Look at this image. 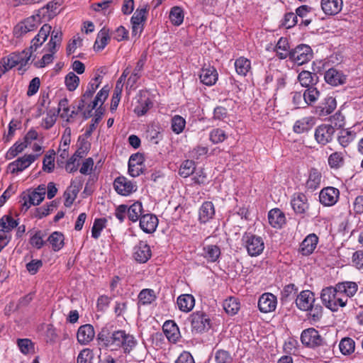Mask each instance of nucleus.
Returning <instances> with one entry per match:
<instances>
[{
    "label": "nucleus",
    "mask_w": 363,
    "mask_h": 363,
    "mask_svg": "<svg viewBox=\"0 0 363 363\" xmlns=\"http://www.w3.org/2000/svg\"><path fill=\"white\" fill-rule=\"evenodd\" d=\"M338 294L335 285L323 288L320 293L323 305L333 312L337 311L340 307H345L347 303V298L342 297Z\"/></svg>",
    "instance_id": "1"
},
{
    "label": "nucleus",
    "mask_w": 363,
    "mask_h": 363,
    "mask_svg": "<svg viewBox=\"0 0 363 363\" xmlns=\"http://www.w3.org/2000/svg\"><path fill=\"white\" fill-rule=\"evenodd\" d=\"M301 341L303 345L308 348L317 349L323 347L324 350L329 348L325 339L313 328H307L302 331Z\"/></svg>",
    "instance_id": "2"
},
{
    "label": "nucleus",
    "mask_w": 363,
    "mask_h": 363,
    "mask_svg": "<svg viewBox=\"0 0 363 363\" xmlns=\"http://www.w3.org/2000/svg\"><path fill=\"white\" fill-rule=\"evenodd\" d=\"M242 241L248 255L251 257H257L261 255L264 249V242L262 238L250 233H245L242 236Z\"/></svg>",
    "instance_id": "3"
},
{
    "label": "nucleus",
    "mask_w": 363,
    "mask_h": 363,
    "mask_svg": "<svg viewBox=\"0 0 363 363\" xmlns=\"http://www.w3.org/2000/svg\"><path fill=\"white\" fill-rule=\"evenodd\" d=\"M40 16H32L18 23L13 29L14 35L20 38L28 32L35 30L40 24Z\"/></svg>",
    "instance_id": "4"
},
{
    "label": "nucleus",
    "mask_w": 363,
    "mask_h": 363,
    "mask_svg": "<svg viewBox=\"0 0 363 363\" xmlns=\"http://www.w3.org/2000/svg\"><path fill=\"white\" fill-rule=\"evenodd\" d=\"M313 57V51L309 45L301 44L291 50L290 60L298 65L309 62Z\"/></svg>",
    "instance_id": "5"
},
{
    "label": "nucleus",
    "mask_w": 363,
    "mask_h": 363,
    "mask_svg": "<svg viewBox=\"0 0 363 363\" xmlns=\"http://www.w3.org/2000/svg\"><path fill=\"white\" fill-rule=\"evenodd\" d=\"M190 318L192 331L196 333H203L211 327V320L203 312H194L191 315Z\"/></svg>",
    "instance_id": "6"
},
{
    "label": "nucleus",
    "mask_w": 363,
    "mask_h": 363,
    "mask_svg": "<svg viewBox=\"0 0 363 363\" xmlns=\"http://www.w3.org/2000/svg\"><path fill=\"white\" fill-rule=\"evenodd\" d=\"M36 160L37 157L32 154L24 155L9 163L7 167L8 171L11 174H18L27 169Z\"/></svg>",
    "instance_id": "7"
},
{
    "label": "nucleus",
    "mask_w": 363,
    "mask_h": 363,
    "mask_svg": "<svg viewBox=\"0 0 363 363\" xmlns=\"http://www.w3.org/2000/svg\"><path fill=\"white\" fill-rule=\"evenodd\" d=\"M334 133L335 128L332 125L322 124L316 128L315 138L319 144L325 145L332 141Z\"/></svg>",
    "instance_id": "8"
},
{
    "label": "nucleus",
    "mask_w": 363,
    "mask_h": 363,
    "mask_svg": "<svg viewBox=\"0 0 363 363\" xmlns=\"http://www.w3.org/2000/svg\"><path fill=\"white\" fill-rule=\"evenodd\" d=\"M339 196L340 191L337 189L328 186L320 191L319 201L325 206H332L337 202Z\"/></svg>",
    "instance_id": "9"
},
{
    "label": "nucleus",
    "mask_w": 363,
    "mask_h": 363,
    "mask_svg": "<svg viewBox=\"0 0 363 363\" xmlns=\"http://www.w3.org/2000/svg\"><path fill=\"white\" fill-rule=\"evenodd\" d=\"M113 186L116 191L122 196H128L137 190V185L125 177H117Z\"/></svg>",
    "instance_id": "10"
},
{
    "label": "nucleus",
    "mask_w": 363,
    "mask_h": 363,
    "mask_svg": "<svg viewBox=\"0 0 363 363\" xmlns=\"http://www.w3.org/2000/svg\"><path fill=\"white\" fill-rule=\"evenodd\" d=\"M291 205L297 215H304L309 208L308 198L303 193L294 194L291 200Z\"/></svg>",
    "instance_id": "11"
},
{
    "label": "nucleus",
    "mask_w": 363,
    "mask_h": 363,
    "mask_svg": "<svg viewBox=\"0 0 363 363\" xmlns=\"http://www.w3.org/2000/svg\"><path fill=\"white\" fill-rule=\"evenodd\" d=\"M277 297L271 293H264L259 298L258 308L262 313H270L277 308Z\"/></svg>",
    "instance_id": "12"
},
{
    "label": "nucleus",
    "mask_w": 363,
    "mask_h": 363,
    "mask_svg": "<svg viewBox=\"0 0 363 363\" xmlns=\"http://www.w3.org/2000/svg\"><path fill=\"white\" fill-rule=\"evenodd\" d=\"M315 295L310 290H303L296 298V305L298 309L303 311H308L315 302Z\"/></svg>",
    "instance_id": "13"
},
{
    "label": "nucleus",
    "mask_w": 363,
    "mask_h": 363,
    "mask_svg": "<svg viewBox=\"0 0 363 363\" xmlns=\"http://www.w3.org/2000/svg\"><path fill=\"white\" fill-rule=\"evenodd\" d=\"M152 252L150 246L145 241H140L134 247L133 257L140 263H145L151 257Z\"/></svg>",
    "instance_id": "14"
},
{
    "label": "nucleus",
    "mask_w": 363,
    "mask_h": 363,
    "mask_svg": "<svg viewBox=\"0 0 363 363\" xmlns=\"http://www.w3.org/2000/svg\"><path fill=\"white\" fill-rule=\"evenodd\" d=\"M335 289H337L338 294L342 297L349 298L353 297L358 291V285L354 281H345L338 282L335 284Z\"/></svg>",
    "instance_id": "15"
},
{
    "label": "nucleus",
    "mask_w": 363,
    "mask_h": 363,
    "mask_svg": "<svg viewBox=\"0 0 363 363\" xmlns=\"http://www.w3.org/2000/svg\"><path fill=\"white\" fill-rule=\"evenodd\" d=\"M95 336V331L93 325L85 324L81 325L77 333V341L80 345H86L93 340Z\"/></svg>",
    "instance_id": "16"
},
{
    "label": "nucleus",
    "mask_w": 363,
    "mask_h": 363,
    "mask_svg": "<svg viewBox=\"0 0 363 363\" xmlns=\"http://www.w3.org/2000/svg\"><path fill=\"white\" fill-rule=\"evenodd\" d=\"M325 82L334 86L344 84L346 82L347 76L335 68H330L324 74Z\"/></svg>",
    "instance_id": "17"
},
{
    "label": "nucleus",
    "mask_w": 363,
    "mask_h": 363,
    "mask_svg": "<svg viewBox=\"0 0 363 363\" xmlns=\"http://www.w3.org/2000/svg\"><path fill=\"white\" fill-rule=\"evenodd\" d=\"M158 225V218L152 213L143 214L140 219V227L146 233H154Z\"/></svg>",
    "instance_id": "18"
},
{
    "label": "nucleus",
    "mask_w": 363,
    "mask_h": 363,
    "mask_svg": "<svg viewBox=\"0 0 363 363\" xmlns=\"http://www.w3.org/2000/svg\"><path fill=\"white\" fill-rule=\"evenodd\" d=\"M23 203L22 204V211H27L31 205L38 206L45 199L43 194L33 191L23 193L21 196Z\"/></svg>",
    "instance_id": "19"
},
{
    "label": "nucleus",
    "mask_w": 363,
    "mask_h": 363,
    "mask_svg": "<svg viewBox=\"0 0 363 363\" xmlns=\"http://www.w3.org/2000/svg\"><path fill=\"white\" fill-rule=\"evenodd\" d=\"M19 54L12 52L10 55L4 57L0 60V77L7 71L11 69L19 63Z\"/></svg>",
    "instance_id": "20"
},
{
    "label": "nucleus",
    "mask_w": 363,
    "mask_h": 363,
    "mask_svg": "<svg viewBox=\"0 0 363 363\" xmlns=\"http://www.w3.org/2000/svg\"><path fill=\"white\" fill-rule=\"evenodd\" d=\"M318 242V236L314 234H310L306 237L300 245L299 251L303 255H309L313 253Z\"/></svg>",
    "instance_id": "21"
},
{
    "label": "nucleus",
    "mask_w": 363,
    "mask_h": 363,
    "mask_svg": "<svg viewBox=\"0 0 363 363\" xmlns=\"http://www.w3.org/2000/svg\"><path fill=\"white\" fill-rule=\"evenodd\" d=\"M342 5V0H321V9L326 15L337 14L341 11Z\"/></svg>",
    "instance_id": "22"
},
{
    "label": "nucleus",
    "mask_w": 363,
    "mask_h": 363,
    "mask_svg": "<svg viewBox=\"0 0 363 363\" xmlns=\"http://www.w3.org/2000/svg\"><path fill=\"white\" fill-rule=\"evenodd\" d=\"M218 72L213 67L203 68L199 74L201 82L207 86L213 85L218 80Z\"/></svg>",
    "instance_id": "23"
},
{
    "label": "nucleus",
    "mask_w": 363,
    "mask_h": 363,
    "mask_svg": "<svg viewBox=\"0 0 363 363\" xmlns=\"http://www.w3.org/2000/svg\"><path fill=\"white\" fill-rule=\"evenodd\" d=\"M298 80L306 88L314 87L318 82V77L314 72L303 70L298 74Z\"/></svg>",
    "instance_id": "24"
},
{
    "label": "nucleus",
    "mask_w": 363,
    "mask_h": 363,
    "mask_svg": "<svg viewBox=\"0 0 363 363\" xmlns=\"http://www.w3.org/2000/svg\"><path fill=\"white\" fill-rule=\"evenodd\" d=\"M315 125L313 117L308 116L296 121L293 130L296 133L301 134L309 131Z\"/></svg>",
    "instance_id": "25"
},
{
    "label": "nucleus",
    "mask_w": 363,
    "mask_h": 363,
    "mask_svg": "<svg viewBox=\"0 0 363 363\" xmlns=\"http://www.w3.org/2000/svg\"><path fill=\"white\" fill-rule=\"evenodd\" d=\"M164 333L169 341L177 342L179 337L180 333L177 325L173 320L166 321L162 327Z\"/></svg>",
    "instance_id": "26"
},
{
    "label": "nucleus",
    "mask_w": 363,
    "mask_h": 363,
    "mask_svg": "<svg viewBox=\"0 0 363 363\" xmlns=\"http://www.w3.org/2000/svg\"><path fill=\"white\" fill-rule=\"evenodd\" d=\"M177 303L180 311L188 313L194 308L195 298L191 294H182L178 296Z\"/></svg>",
    "instance_id": "27"
},
{
    "label": "nucleus",
    "mask_w": 363,
    "mask_h": 363,
    "mask_svg": "<svg viewBox=\"0 0 363 363\" xmlns=\"http://www.w3.org/2000/svg\"><path fill=\"white\" fill-rule=\"evenodd\" d=\"M268 220L273 228H279L285 223L286 218L284 213L280 209L274 208L269 211Z\"/></svg>",
    "instance_id": "28"
},
{
    "label": "nucleus",
    "mask_w": 363,
    "mask_h": 363,
    "mask_svg": "<svg viewBox=\"0 0 363 363\" xmlns=\"http://www.w3.org/2000/svg\"><path fill=\"white\" fill-rule=\"evenodd\" d=\"M215 215L214 205L211 201L203 203L199 208V220L206 223L213 218Z\"/></svg>",
    "instance_id": "29"
},
{
    "label": "nucleus",
    "mask_w": 363,
    "mask_h": 363,
    "mask_svg": "<svg viewBox=\"0 0 363 363\" xmlns=\"http://www.w3.org/2000/svg\"><path fill=\"white\" fill-rule=\"evenodd\" d=\"M336 106L335 99L333 96H327L325 98L324 101L317 107V111L319 112L320 116H325L330 114L335 109Z\"/></svg>",
    "instance_id": "30"
},
{
    "label": "nucleus",
    "mask_w": 363,
    "mask_h": 363,
    "mask_svg": "<svg viewBox=\"0 0 363 363\" xmlns=\"http://www.w3.org/2000/svg\"><path fill=\"white\" fill-rule=\"evenodd\" d=\"M146 61V55H142L140 59L137 62L136 66L134 68L131 75L128 79V84H129L131 87L134 86L138 80L141 77V72L143 69Z\"/></svg>",
    "instance_id": "31"
},
{
    "label": "nucleus",
    "mask_w": 363,
    "mask_h": 363,
    "mask_svg": "<svg viewBox=\"0 0 363 363\" xmlns=\"http://www.w3.org/2000/svg\"><path fill=\"white\" fill-rule=\"evenodd\" d=\"M321 179L320 172L318 169L312 168L310 170L308 178L306 183V188L312 191L318 189L320 185Z\"/></svg>",
    "instance_id": "32"
},
{
    "label": "nucleus",
    "mask_w": 363,
    "mask_h": 363,
    "mask_svg": "<svg viewBox=\"0 0 363 363\" xmlns=\"http://www.w3.org/2000/svg\"><path fill=\"white\" fill-rule=\"evenodd\" d=\"M289 48L290 47L287 38H281L275 47L277 57L281 60L286 59L288 57L290 58L291 51H289Z\"/></svg>",
    "instance_id": "33"
},
{
    "label": "nucleus",
    "mask_w": 363,
    "mask_h": 363,
    "mask_svg": "<svg viewBox=\"0 0 363 363\" xmlns=\"http://www.w3.org/2000/svg\"><path fill=\"white\" fill-rule=\"evenodd\" d=\"M110 40L109 30L104 27L98 33L94 48L95 50H102Z\"/></svg>",
    "instance_id": "34"
},
{
    "label": "nucleus",
    "mask_w": 363,
    "mask_h": 363,
    "mask_svg": "<svg viewBox=\"0 0 363 363\" xmlns=\"http://www.w3.org/2000/svg\"><path fill=\"white\" fill-rule=\"evenodd\" d=\"M0 225V232L9 234L13 229L18 225V221L11 215H5L1 218Z\"/></svg>",
    "instance_id": "35"
},
{
    "label": "nucleus",
    "mask_w": 363,
    "mask_h": 363,
    "mask_svg": "<svg viewBox=\"0 0 363 363\" xmlns=\"http://www.w3.org/2000/svg\"><path fill=\"white\" fill-rule=\"evenodd\" d=\"M356 137L357 133L354 130L344 129L340 131L337 142L342 147H346L354 140Z\"/></svg>",
    "instance_id": "36"
},
{
    "label": "nucleus",
    "mask_w": 363,
    "mask_h": 363,
    "mask_svg": "<svg viewBox=\"0 0 363 363\" xmlns=\"http://www.w3.org/2000/svg\"><path fill=\"white\" fill-rule=\"evenodd\" d=\"M234 65L236 72L240 76H246L251 69L250 60L244 57L236 59Z\"/></svg>",
    "instance_id": "37"
},
{
    "label": "nucleus",
    "mask_w": 363,
    "mask_h": 363,
    "mask_svg": "<svg viewBox=\"0 0 363 363\" xmlns=\"http://www.w3.org/2000/svg\"><path fill=\"white\" fill-rule=\"evenodd\" d=\"M121 342L120 348L123 350L124 353H130L138 344L135 337L129 333H126L125 330L123 331Z\"/></svg>",
    "instance_id": "38"
},
{
    "label": "nucleus",
    "mask_w": 363,
    "mask_h": 363,
    "mask_svg": "<svg viewBox=\"0 0 363 363\" xmlns=\"http://www.w3.org/2000/svg\"><path fill=\"white\" fill-rule=\"evenodd\" d=\"M328 163L331 169H337L343 167L345 164V154L342 152L332 153L328 159Z\"/></svg>",
    "instance_id": "39"
},
{
    "label": "nucleus",
    "mask_w": 363,
    "mask_h": 363,
    "mask_svg": "<svg viewBox=\"0 0 363 363\" xmlns=\"http://www.w3.org/2000/svg\"><path fill=\"white\" fill-rule=\"evenodd\" d=\"M143 206L142 203L139 201L135 202L129 207L127 206V215L128 218L133 221L135 222L143 215Z\"/></svg>",
    "instance_id": "40"
},
{
    "label": "nucleus",
    "mask_w": 363,
    "mask_h": 363,
    "mask_svg": "<svg viewBox=\"0 0 363 363\" xmlns=\"http://www.w3.org/2000/svg\"><path fill=\"white\" fill-rule=\"evenodd\" d=\"M298 288L294 284H289L284 286L281 294V301L287 302L297 296Z\"/></svg>",
    "instance_id": "41"
},
{
    "label": "nucleus",
    "mask_w": 363,
    "mask_h": 363,
    "mask_svg": "<svg viewBox=\"0 0 363 363\" xmlns=\"http://www.w3.org/2000/svg\"><path fill=\"white\" fill-rule=\"evenodd\" d=\"M48 241L54 251H59L64 246V235L60 232H53L49 236Z\"/></svg>",
    "instance_id": "42"
},
{
    "label": "nucleus",
    "mask_w": 363,
    "mask_h": 363,
    "mask_svg": "<svg viewBox=\"0 0 363 363\" xmlns=\"http://www.w3.org/2000/svg\"><path fill=\"white\" fill-rule=\"evenodd\" d=\"M156 298L157 296L155 291L150 289H143L138 295L139 302L143 305L150 304L155 301Z\"/></svg>",
    "instance_id": "43"
},
{
    "label": "nucleus",
    "mask_w": 363,
    "mask_h": 363,
    "mask_svg": "<svg viewBox=\"0 0 363 363\" xmlns=\"http://www.w3.org/2000/svg\"><path fill=\"white\" fill-rule=\"evenodd\" d=\"M195 169V162L193 160H186L181 164L179 169V174L184 178H186L191 175L194 172Z\"/></svg>",
    "instance_id": "44"
},
{
    "label": "nucleus",
    "mask_w": 363,
    "mask_h": 363,
    "mask_svg": "<svg viewBox=\"0 0 363 363\" xmlns=\"http://www.w3.org/2000/svg\"><path fill=\"white\" fill-rule=\"evenodd\" d=\"M204 257L208 262H216L220 255V248L217 245H210L203 247Z\"/></svg>",
    "instance_id": "45"
},
{
    "label": "nucleus",
    "mask_w": 363,
    "mask_h": 363,
    "mask_svg": "<svg viewBox=\"0 0 363 363\" xmlns=\"http://www.w3.org/2000/svg\"><path fill=\"white\" fill-rule=\"evenodd\" d=\"M339 348L342 354H350L354 351L355 342L350 337H344L340 342Z\"/></svg>",
    "instance_id": "46"
},
{
    "label": "nucleus",
    "mask_w": 363,
    "mask_h": 363,
    "mask_svg": "<svg viewBox=\"0 0 363 363\" xmlns=\"http://www.w3.org/2000/svg\"><path fill=\"white\" fill-rule=\"evenodd\" d=\"M28 145L24 142H16L6 154L7 160H11L22 152Z\"/></svg>",
    "instance_id": "47"
},
{
    "label": "nucleus",
    "mask_w": 363,
    "mask_h": 363,
    "mask_svg": "<svg viewBox=\"0 0 363 363\" xmlns=\"http://www.w3.org/2000/svg\"><path fill=\"white\" fill-rule=\"evenodd\" d=\"M223 308L228 314L233 315L239 311L240 303L236 298L230 297L223 302Z\"/></svg>",
    "instance_id": "48"
},
{
    "label": "nucleus",
    "mask_w": 363,
    "mask_h": 363,
    "mask_svg": "<svg viewBox=\"0 0 363 363\" xmlns=\"http://www.w3.org/2000/svg\"><path fill=\"white\" fill-rule=\"evenodd\" d=\"M169 18L174 26H180L184 21L183 10L179 6H174L171 9Z\"/></svg>",
    "instance_id": "49"
},
{
    "label": "nucleus",
    "mask_w": 363,
    "mask_h": 363,
    "mask_svg": "<svg viewBox=\"0 0 363 363\" xmlns=\"http://www.w3.org/2000/svg\"><path fill=\"white\" fill-rule=\"evenodd\" d=\"M307 311L308 312V318L313 322L319 321L323 317V307L318 303H315V302Z\"/></svg>",
    "instance_id": "50"
},
{
    "label": "nucleus",
    "mask_w": 363,
    "mask_h": 363,
    "mask_svg": "<svg viewBox=\"0 0 363 363\" xmlns=\"http://www.w3.org/2000/svg\"><path fill=\"white\" fill-rule=\"evenodd\" d=\"M320 95L319 91L314 86L307 88L303 92V98L306 102V106L315 102Z\"/></svg>",
    "instance_id": "51"
},
{
    "label": "nucleus",
    "mask_w": 363,
    "mask_h": 363,
    "mask_svg": "<svg viewBox=\"0 0 363 363\" xmlns=\"http://www.w3.org/2000/svg\"><path fill=\"white\" fill-rule=\"evenodd\" d=\"M186 125L185 119L181 116L176 115L172 118V130L176 134L181 133Z\"/></svg>",
    "instance_id": "52"
},
{
    "label": "nucleus",
    "mask_w": 363,
    "mask_h": 363,
    "mask_svg": "<svg viewBox=\"0 0 363 363\" xmlns=\"http://www.w3.org/2000/svg\"><path fill=\"white\" fill-rule=\"evenodd\" d=\"M49 154H46L43 161V169L45 172L50 173L53 171L55 167V155L54 150H50Z\"/></svg>",
    "instance_id": "53"
},
{
    "label": "nucleus",
    "mask_w": 363,
    "mask_h": 363,
    "mask_svg": "<svg viewBox=\"0 0 363 363\" xmlns=\"http://www.w3.org/2000/svg\"><path fill=\"white\" fill-rule=\"evenodd\" d=\"M152 104L149 99H141L138 101V104L135 107L134 112L138 116H143L152 107Z\"/></svg>",
    "instance_id": "54"
},
{
    "label": "nucleus",
    "mask_w": 363,
    "mask_h": 363,
    "mask_svg": "<svg viewBox=\"0 0 363 363\" xmlns=\"http://www.w3.org/2000/svg\"><path fill=\"white\" fill-rule=\"evenodd\" d=\"M123 331L122 330L114 331L111 334V342L109 348L111 350H117L120 348V345L121 344L122 337L123 335Z\"/></svg>",
    "instance_id": "55"
},
{
    "label": "nucleus",
    "mask_w": 363,
    "mask_h": 363,
    "mask_svg": "<svg viewBox=\"0 0 363 363\" xmlns=\"http://www.w3.org/2000/svg\"><path fill=\"white\" fill-rule=\"evenodd\" d=\"M108 88L105 86L97 93L94 100L92 102V104L89 105V107L91 110L95 108L99 103L101 105L104 104L108 96Z\"/></svg>",
    "instance_id": "56"
},
{
    "label": "nucleus",
    "mask_w": 363,
    "mask_h": 363,
    "mask_svg": "<svg viewBox=\"0 0 363 363\" xmlns=\"http://www.w3.org/2000/svg\"><path fill=\"white\" fill-rule=\"evenodd\" d=\"M106 218L95 219L91 228V236L94 239H98L99 238L101 230L106 227Z\"/></svg>",
    "instance_id": "57"
},
{
    "label": "nucleus",
    "mask_w": 363,
    "mask_h": 363,
    "mask_svg": "<svg viewBox=\"0 0 363 363\" xmlns=\"http://www.w3.org/2000/svg\"><path fill=\"white\" fill-rule=\"evenodd\" d=\"M100 76L96 77L88 84L86 91L84 93V97L91 99L96 90L99 88L101 84Z\"/></svg>",
    "instance_id": "58"
},
{
    "label": "nucleus",
    "mask_w": 363,
    "mask_h": 363,
    "mask_svg": "<svg viewBox=\"0 0 363 363\" xmlns=\"http://www.w3.org/2000/svg\"><path fill=\"white\" fill-rule=\"evenodd\" d=\"M65 82L69 91H74L79 86V78L74 72H71L65 77Z\"/></svg>",
    "instance_id": "59"
},
{
    "label": "nucleus",
    "mask_w": 363,
    "mask_h": 363,
    "mask_svg": "<svg viewBox=\"0 0 363 363\" xmlns=\"http://www.w3.org/2000/svg\"><path fill=\"white\" fill-rule=\"evenodd\" d=\"M147 9L145 7L137 9L131 18V24H143L146 20Z\"/></svg>",
    "instance_id": "60"
},
{
    "label": "nucleus",
    "mask_w": 363,
    "mask_h": 363,
    "mask_svg": "<svg viewBox=\"0 0 363 363\" xmlns=\"http://www.w3.org/2000/svg\"><path fill=\"white\" fill-rule=\"evenodd\" d=\"M227 138L225 131L220 128H216L210 133V140L214 143L217 144L223 142Z\"/></svg>",
    "instance_id": "61"
},
{
    "label": "nucleus",
    "mask_w": 363,
    "mask_h": 363,
    "mask_svg": "<svg viewBox=\"0 0 363 363\" xmlns=\"http://www.w3.org/2000/svg\"><path fill=\"white\" fill-rule=\"evenodd\" d=\"M215 360L216 363H230L232 357L228 351L218 350L215 353Z\"/></svg>",
    "instance_id": "62"
},
{
    "label": "nucleus",
    "mask_w": 363,
    "mask_h": 363,
    "mask_svg": "<svg viewBox=\"0 0 363 363\" xmlns=\"http://www.w3.org/2000/svg\"><path fill=\"white\" fill-rule=\"evenodd\" d=\"M18 346L21 352L24 354H28L33 350V342L29 339H18Z\"/></svg>",
    "instance_id": "63"
},
{
    "label": "nucleus",
    "mask_w": 363,
    "mask_h": 363,
    "mask_svg": "<svg viewBox=\"0 0 363 363\" xmlns=\"http://www.w3.org/2000/svg\"><path fill=\"white\" fill-rule=\"evenodd\" d=\"M43 238V235L42 232L38 230L30 238V243L33 247L37 249H40L45 245V242Z\"/></svg>",
    "instance_id": "64"
}]
</instances>
